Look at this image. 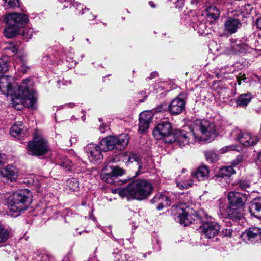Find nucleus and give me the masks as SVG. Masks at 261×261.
Masks as SVG:
<instances>
[{
    "label": "nucleus",
    "instance_id": "1",
    "mask_svg": "<svg viewBox=\"0 0 261 261\" xmlns=\"http://www.w3.org/2000/svg\"><path fill=\"white\" fill-rule=\"evenodd\" d=\"M215 125L206 120H196L190 128V131L177 130L173 135L174 141L180 146L196 142L213 141L217 136Z\"/></svg>",
    "mask_w": 261,
    "mask_h": 261
},
{
    "label": "nucleus",
    "instance_id": "2",
    "mask_svg": "<svg viewBox=\"0 0 261 261\" xmlns=\"http://www.w3.org/2000/svg\"><path fill=\"white\" fill-rule=\"evenodd\" d=\"M177 221L184 226L192 223L198 222L202 223L199 230L202 237L212 239L216 236L220 229V225L213 221V218L203 210H200L195 212L192 209L186 208L185 210L180 208L178 211Z\"/></svg>",
    "mask_w": 261,
    "mask_h": 261
},
{
    "label": "nucleus",
    "instance_id": "3",
    "mask_svg": "<svg viewBox=\"0 0 261 261\" xmlns=\"http://www.w3.org/2000/svg\"><path fill=\"white\" fill-rule=\"evenodd\" d=\"M32 85V80L25 79L18 87L17 92L14 93L12 98V105L15 109L21 110L23 106L35 108L37 99L34 92L31 89Z\"/></svg>",
    "mask_w": 261,
    "mask_h": 261
},
{
    "label": "nucleus",
    "instance_id": "4",
    "mask_svg": "<svg viewBox=\"0 0 261 261\" xmlns=\"http://www.w3.org/2000/svg\"><path fill=\"white\" fill-rule=\"evenodd\" d=\"M153 190L152 185L145 179H138L129 183L125 188L117 190L121 197H126L129 200L136 199L142 200L147 198Z\"/></svg>",
    "mask_w": 261,
    "mask_h": 261
},
{
    "label": "nucleus",
    "instance_id": "5",
    "mask_svg": "<svg viewBox=\"0 0 261 261\" xmlns=\"http://www.w3.org/2000/svg\"><path fill=\"white\" fill-rule=\"evenodd\" d=\"M31 193L26 189H21L14 192L8 198L7 204L9 210L17 213L16 216L24 212L28 207Z\"/></svg>",
    "mask_w": 261,
    "mask_h": 261
},
{
    "label": "nucleus",
    "instance_id": "6",
    "mask_svg": "<svg viewBox=\"0 0 261 261\" xmlns=\"http://www.w3.org/2000/svg\"><path fill=\"white\" fill-rule=\"evenodd\" d=\"M128 141V136L126 134L118 136H110L102 139L99 142V146L105 152L114 149L122 150L126 147Z\"/></svg>",
    "mask_w": 261,
    "mask_h": 261
},
{
    "label": "nucleus",
    "instance_id": "7",
    "mask_svg": "<svg viewBox=\"0 0 261 261\" xmlns=\"http://www.w3.org/2000/svg\"><path fill=\"white\" fill-rule=\"evenodd\" d=\"M153 135L157 140L163 139L165 143L174 142L172 126L168 121H161L158 123L153 131Z\"/></svg>",
    "mask_w": 261,
    "mask_h": 261
},
{
    "label": "nucleus",
    "instance_id": "8",
    "mask_svg": "<svg viewBox=\"0 0 261 261\" xmlns=\"http://www.w3.org/2000/svg\"><path fill=\"white\" fill-rule=\"evenodd\" d=\"M27 149L29 154L39 156L48 151V144L41 136H35L34 139L28 142Z\"/></svg>",
    "mask_w": 261,
    "mask_h": 261
},
{
    "label": "nucleus",
    "instance_id": "9",
    "mask_svg": "<svg viewBox=\"0 0 261 261\" xmlns=\"http://www.w3.org/2000/svg\"><path fill=\"white\" fill-rule=\"evenodd\" d=\"M230 136L232 139L238 141L241 144L245 146H251L257 144L259 138L256 135L249 133H242L238 128H233L230 133Z\"/></svg>",
    "mask_w": 261,
    "mask_h": 261
},
{
    "label": "nucleus",
    "instance_id": "10",
    "mask_svg": "<svg viewBox=\"0 0 261 261\" xmlns=\"http://www.w3.org/2000/svg\"><path fill=\"white\" fill-rule=\"evenodd\" d=\"M124 173V170L119 167L106 165L101 172V177L106 182L115 184L117 177Z\"/></svg>",
    "mask_w": 261,
    "mask_h": 261
},
{
    "label": "nucleus",
    "instance_id": "11",
    "mask_svg": "<svg viewBox=\"0 0 261 261\" xmlns=\"http://www.w3.org/2000/svg\"><path fill=\"white\" fill-rule=\"evenodd\" d=\"M29 21L27 15L20 13H10L6 16V24L15 27L17 29L24 27Z\"/></svg>",
    "mask_w": 261,
    "mask_h": 261
},
{
    "label": "nucleus",
    "instance_id": "12",
    "mask_svg": "<svg viewBox=\"0 0 261 261\" xmlns=\"http://www.w3.org/2000/svg\"><path fill=\"white\" fill-rule=\"evenodd\" d=\"M229 206L231 207H244L247 200V195L239 192L230 191L228 194Z\"/></svg>",
    "mask_w": 261,
    "mask_h": 261
},
{
    "label": "nucleus",
    "instance_id": "13",
    "mask_svg": "<svg viewBox=\"0 0 261 261\" xmlns=\"http://www.w3.org/2000/svg\"><path fill=\"white\" fill-rule=\"evenodd\" d=\"M85 150L90 162H99L102 159L101 151L103 150L100 149L99 144L97 146L93 143L89 144L85 147Z\"/></svg>",
    "mask_w": 261,
    "mask_h": 261
},
{
    "label": "nucleus",
    "instance_id": "14",
    "mask_svg": "<svg viewBox=\"0 0 261 261\" xmlns=\"http://www.w3.org/2000/svg\"><path fill=\"white\" fill-rule=\"evenodd\" d=\"M151 203L156 204V209L161 210L164 207H168L171 204L170 198L165 194L159 193L151 200Z\"/></svg>",
    "mask_w": 261,
    "mask_h": 261
},
{
    "label": "nucleus",
    "instance_id": "15",
    "mask_svg": "<svg viewBox=\"0 0 261 261\" xmlns=\"http://www.w3.org/2000/svg\"><path fill=\"white\" fill-rule=\"evenodd\" d=\"M243 239L248 243H255L261 241V229L259 228H251L243 235Z\"/></svg>",
    "mask_w": 261,
    "mask_h": 261
},
{
    "label": "nucleus",
    "instance_id": "16",
    "mask_svg": "<svg viewBox=\"0 0 261 261\" xmlns=\"http://www.w3.org/2000/svg\"><path fill=\"white\" fill-rule=\"evenodd\" d=\"M185 101L179 97L174 98L168 105V111L171 115H178L181 113L185 108Z\"/></svg>",
    "mask_w": 261,
    "mask_h": 261
},
{
    "label": "nucleus",
    "instance_id": "17",
    "mask_svg": "<svg viewBox=\"0 0 261 261\" xmlns=\"http://www.w3.org/2000/svg\"><path fill=\"white\" fill-rule=\"evenodd\" d=\"M0 77V91L4 95H10L12 98L14 95L11 84L12 77L3 75Z\"/></svg>",
    "mask_w": 261,
    "mask_h": 261
},
{
    "label": "nucleus",
    "instance_id": "18",
    "mask_svg": "<svg viewBox=\"0 0 261 261\" xmlns=\"http://www.w3.org/2000/svg\"><path fill=\"white\" fill-rule=\"evenodd\" d=\"M2 176L8 180L14 181L18 176V169L16 166L9 164L4 167L1 171Z\"/></svg>",
    "mask_w": 261,
    "mask_h": 261
},
{
    "label": "nucleus",
    "instance_id": "19",
    "mask_svg": "<svg viewBox=\"0 0 261 261\" xmlns=\"http://www.w3.org/2000/svg\"><path fill=\"white\" fill-rule=\"evenodd\" d=\"M241 26L242 23L239 19L229 17L224 23V29L228 34H232L235 33Z\"/></svg>",
    "mask_w": 261,
    "mask_h": 261
},
{
    "label": "nucleus",
    "instance_id": "20",
    "mask_svg": "<svg viewBox=\"0 0 261 261\" xmlns=\"http://www.w3.org/2000/svg\"><path fill=\"white\" fill-rule=\"evenodd\" d=\"M152 116V113L149 111H144L140 113L139 117V131L144 132L149 127Z\"/></svg>",
    "mask_w": 261,
    "mask_h": 261
},
{
    "label": "nucleus",
    "instance_id": "21",
    "mask_svg": "<svg viewBox=\"0 0 261 261\" xmlns=\"http://www.w3.org/2000/svg\"><path fill=\"white\" fill-rule=\"evenodd\" d=\"M15 67L23 73H26L30 69L27 65V59L25 55L22 53L18 54L15 58Z\"/></svg>",
    "mask_w": 261,
    "mask_h": 261
},
{
    "label": "nucleus",
    "instance_id": "22",
    "mask_svg": "<svg viewBox=\"0 0 261 261\" xmlns=\"http://www.w3.org/2000/svg\"><path fill=\"white\" fill-rule=\"evenodd\" d=\"M210 171L207 166H199L196 170L191 173L193 178H196L199 181L206 180L209 177Z\"/></svg>",
    "mask_w": 261,
    "mask_h": 261
},
{
    "label": "nucleus",
    "instance_id": "23",
    "mask_svg": "<svg viewBox=\"0 0 261 261\" xmlns=\"http://www.w3.org/2000/svg\"><path fill=\"white\" fill-rule=\"evenodd\" d=\"M244 207H228L227 213L229 218L234 221L241 220L244 218Z\"/></svg>",
    "mask_w": 261,
    "mask_h": 261
},
{
    "label": "nucleus",
    "instance_id": "24",
    "mask_svg": "<svg viewBox=\"0 0 261 261\" xmlns=\"http://www.w3.org/2000/svg\"><path fill=\"white\" fill-rule=\"evenodd\" d=\"M249 211L252 216L261 219V197L254 198L251 202Z\"/></svg>",
    "mask_w": 261,
    "mask_h": 261
},
{
    "label": "nucleus",
    "instance_id": "25",
    "mask_svg": "<svg viewBox=\"0 0 261 261\" xmlns=\"http://www.w3.org/2000/svg\"><path fill=\"white\" fill-rule=\"evenodd\" d=\"M26 129L22 126L21 122H17L14 124L11 128L10 134L14 137L18 138L24 135L25 133Z\"/></svg>",
    "mask_w": 261,
    "mask_h": 261
},
{
    "label": "nucleus",
    "instance_id": "26",
    "mask_svg": "<svg viewBox=\"0 0 261 261\" xmlns=\"http://www.w3.org/2000/svg\"><path fill=\"white\" fill-rule=\"evenodd\" d=\"M252 98L251 93H247L241 94L236 99L238 107H246Z\"/></svg>",
    "mask_w": 261,
    "mask_h": 261
},
{
    "label": "nucleus",
    "instance_id": "27",
    "mask_svg": "<svg viewBox=\"0 0 261 261\" xmlns=\"http://www.w3.org/2000/svg\"><path fill=\"white\" fill-rule=\"evenodd\" d=\"M235 173V170L232 166H229L222 168L216 175L218 178H228Z\"/></svg>",
    "mask_w": 261,
    "mask_h": 261
},
{
    "label": "nucleus",
    "instance_id": "28",
    "mask_svg": "<svg viewBox=\"0 0 261 261\" xmlns=\"http://www.w3.org/2000/svg\"><path fill=\"white\" fill-rule=\"evenodd\" d=\"M220 14L219 9L215 6H211L207 9V17L209 19L216 20L218 18Z\"/></svg>",
    "mask_w": 261,
    "mask_h": 261
},
{
    "label": "nucleus",
    "instance_id": "29",
    "mask_svg": "<svg viewBox=\"0 0 261 261\" xmlns=\"http://www.w3.org/2000/svg\"><path fill=\"white\" fill-rule=\"evenodd\" d=\"M58 164L67 171H72L74 170V168L72 162L66 158L61 159L58 162Z\"/></svg>",
    "mask_w": 261,
    "mask_h": 261
},
{
    "label": "nucleus",
    "instance_id": "30",
    "mask_svg": "<svg viewBox=\"0 0 261 261\" xmlns=\"http://www.w3.org/2000/svg\"><path fill=\"white\" fill-rule=\"evenodd\" d=\"M19 29L15 27L6 24V28L4 31L5 36L8 38L15 37L18 33Z\"/></svg>",
    "mask_w": 261,
    "mask_h": 261
},
{
    "label": "nucleus",
    "instance_id": "31",
    "mask_svg": "<svg viewBox=\"0 0 261 261\" xmlns=\"http://www.w3.org/2000/svg\"><path fill=\"white\" fill-rule=\"evenodd\" d=\"M10 236V231L4 225L0 223V244L7 241Z\"/></svg>",
    "mask_w": 261,
    "mask_h": 261
},
{
    "label": "nucleus",
    "instance_id": "32",
    "mask_svg": "<svg viewBox=\"0 0 261 261\" xmlns=\"http://www.w3.org/2000/svg\"><path fill=\"white\" fill-rule=\"evenodd\" d=\"M248 45L246 44H232L229 47L230 50V52L232 53H236L238 51L243 53V49H245V47Z\"/></svg>",
    "mask_w": 261,
    "mask_h": 261
},
{
    "label": "nucleus",
    "instance_id": "33",
    "mask_svg": "<svg viewBox=\"0 0 261 261\" xmlns=\"http://www.w3.org/2000/svg\"><path fill=\"white\" fill-rule=\"evenodd\" d=\"M79 182L75 178H71L67 180L66 185L70 190L73 191L77 190L79 188Z\"/></svg>",
    "mask_w": 261,
    "mask_h": 261
},
{
    "label": "nucleus",
    "instance_id": "34",
    "mask_svg": "<svg viewBox=\"0 0 261 261\" xmlns=\"http://www.w3.org/2000/svg\"><path fill=\"white\" fill-rule=\"evenodd\" d=\"M176 186L180 189H187L191 187L193 184V181L190 179L182 180L181 181H176Z\"/></svg>",
    "mask_w": 261,
    "mask_h": 261
},
{
    "label": "nucleus",
    "instance_id": "35",
    "mask_svg": "<svg viewBox=\"0 0 261 261\" xmlns=\"http://www.w3.org/2000/svg\"><path fill=\"white\" fill-rule=\"evenodd\" d=\"M8 70V65L7 60L0 59V76Z\"/></svg>",
    "mask_w": 261,
    "mask_h": 261
},
{
    "label": "nucleus",
    "instance_id": "36",
    "mask_svg": "<svg viewBox=\"0 0 261 261\" xmlns=\"http://www.w3.org/2000/svg\"><path fill=\"white\" fill-rule=\"evenodd\" d=\"M206 160L210 162H215L218 159L217 154L213 151H208L205 153Z\"/></svg>",
    "mask_w": 261,
    "mask_h": 261
},
{
    "label": "nucleus",
    "instance_id": "37",
    "mask_svg": "<svg viewBox=\"0 0 261 261\" xmlns=\"http://www.w3.org/2000/svg\"><path fill=\"white\" fill-rule=\"evenodd\" d=\"M6 50H9L12 53L16 52L18 49V45L16 43L13 42H8L7 46L5 48Z\"/></svg>",
    "mask_w": 261,
    "mask_h": 261
},
{
    "label": "nucleus",
    "instance_id": "38",
    "mask_svg": "<svg viewBox=\"0 0 261 261\" xmlns=\"http://www.w3.org/2000/svg\"><path fill=\"white\" fill-rule=\"evenodd\" d=\"M252 42H254V43H251L250 45L248 44H246L248 45L247 47H246L245 49H243V52L245 53H251L252 50H257L258 48H257V46L256 45L255 43H256V41L255 40H253Z\"/></svg>",
    "mask_w": 261,
    "mask_h": 261
},
{
    "label": "nucleus",
    "instance_id": "39",
    "mask_svg": "<svg viewBox=\"0 0 261 261\" xmlns=\"http://www.w3.org/2000/svg\"><path fill=\"white\" fill-rule=\"evenodd\" d=\"M250 187V184L248 181L245 180H242L239 181L238 184L237 189L240 188L241 190H246L247 188Z\"/></svg>",
    "mask_w": 261,
    "mask_h": 261
},
{
    "label": "nucleus",
    "instance_id": "40",
    "mask_svg": "<svg viewBox=\"0 0 261 261\" xmlns=\"http://www.w3.org/2000/svg\"><path fill=\"white\" fill-rule=\"evenodd\" d=\"M168 105L166 103H163L156 106L155 108L156 112H163L168 111Z\"/></svg>",
    "mask_w": 261,
    "mask_h": 261
},
{
    "label": "nucleus",
    "instance_id": "41",
    "mask_svg": "<svg viewBox=\"0 0 261 261\" xmlns=\"http://www.w3.org/2000/svg\"><path fill=\"white\" fill-rule=\"evenodd\" d=\"M37 261H55V259L52 256L42 254L38 256V259Z\"/></svg>",
    "mask_w": 261,
    "mask_h": 261
},
{
    "label": "nucleus",
    "instance_id": "42",
    "mask_svg": "<svg viewBox=\"0 0 261 261\" xmlns=\"http://www.w3.org/2000/svg\"><path fill=\"white\" fill-rule=\"evenodd\" d=\"M233 232V229L231 227H228L226 228H223L222 231V234L226 237L231 236Z\"/></svg>",
    "mask_w": 261,
    "mask_h": 261
},
{
    "label": "nucleus",
    "instance_id": "43",
    "mask_svg": "<svg viewBox=\"0 0 261 261\" xmlns=\"http://www.w3.org/2000/svg\"><path fill=\"white\" fill-rule=\"evenodd\" d=\"M139 161H141V159L135 154L130 153L127 156V162H133L134 161H136L138 162Z\"/></svg>",
    "mask_w": 261,
    "mask_h": 261
},
{
    "label": "nucleus",
    "instance_id": "44",
    "mask_svg": "<svg viewBox=\"0 0 261 261\" xmlns=\"http://www.w3.org/2000/svg\"><path fill=\"white\" fill-rule=\"evenodd\" d=\"M137 164L138 165V171L137 174H139L142 172H144L146 168L145 166L141 162V161L137 162Z\"/></svg>",
    "mask_w": 261,
    "mask_h": 261
},
{
    "label": "nucleus",
    "instance_id": "45",
    "mask_svg": "<svg viewBox=\"0 0 261 261\" xmlns=\"http://www.w3.org/2000/svg\"><path fill=\"white\" fill-rule=\"evenodd\" d=\"M72 5H73V7H76V9L77 10L81 9L82 12L81 11L79 12V13H80L81 15H82L84 13V10H85V9H83V5H82L81 4H80L76 2H74Z\"/></svg>",
    "mask_w": 261,
    "mask_h": 261
},
{
    "label": "nucleus",
    "instance_id": "46",
    "mask_svg": "<svg viewBox=\"0 0 261 261\" xmlns=\"http://www.w3.org/2000/svg\"><path fill=\"white\" fill-rule=\"evenodd\" d=\"M59 2L61 3H64L63 7L64 8H68L69 6L71 7V5L73 6V3L74 2H73L72 3L70 2L69 0H58Z\"/></svg>",
    "mask_w": 261,
    "mask_h": 261
},
{
    "label": "nucleus",
    "instance_id": "47",
    "mask_svg": "<svg viewBox=\"0 0 261 261\" xmlns=\"http://www.w3.org/2000/svg\"><path fill=\"white\" fill-rule=\"evenodd\" d=\"M121 252L119 251L113 253V256L115 258V259L116 260H119L121 259Z\"/></svg>",
    "mask_w": 261,
    "mask_h": 261
},
{
    "label": "nucleus",
    "instance_id": "48",
    "mask_svg": "<svg viewBox=\"0 0 261 261\" xmlns=\"http://www.w3.org/2000/svg\"><path fill=\"white\" fill-rule=\"evenodd\" d=\"M5 155L0 153V167L3 166L4 163L5 162Z\"/></svg>",
    "mask_w": 261,
    "mask_h": 261
},
{
    "label": "nucleus",
    "instance_id": "49",
    "mask_svg": "<svg viewBox=\"0 0 261 261\" xmlns=\"http://www.w3.org/2000/svg\"><path fill=\"white\" fill-rule=\"evenodd\" d=\"M107 127V126L106 125L101 124L99 128V130L100 131L101 133H103L105 132Z\"/></svg>",
    "mask_w": 261,
    "mask_h": 261
},
{
    "label": "nucleus",
    "instance_id": "50",
    "mask_svg": "<svg viewBox=\"0 0 261 261\" xmlns=\"http://www.w3.org/2000/svg\"><path fill=\"white\" fill-rule=\"evenodd\" d=\"M256 24L257 28L261 30V16L256 20Z\"/></svg>",
    "mask_w": 261,
    "mask_h": 261
},
{
    "label": "nucleus",
    "instance_id": "51",
    "mask_svg": "<svg viewBox=\"0 0 261 261\" xmlns=\"http://www.w3.org/2000/svg\"><path fill=\"white\" fill-rule=\"evenodd\" d=\"M127 261H141L140 259L138 258V257H128Z\"/></svg>",
    "mask_w": 261,
    "mask_h": 261
},
{
    "label": "nucleus",
    "instance_id": "52",
    "mask_svg": "<svg viewBox=\"0 0 261 261\" xmlns=\"http://www.w3.org/2000/svg\"><path fill=\"white\" fill-rule=\"evenodd\" d=\"M96 18V16L93 15L92 14L89 13L88 15L87 16V18L89 20H93Z\"/></svg>",
    "mask_w": 261,
    "mask_h": 261
},
{
    "label": "nucleus",
    "instance_id": "53",
    "mask_svg": "<svg viewBox=\"0 0 261 261\" xmlns=\"http://www.w3.org/2000/svg\"><path fill=\"white\" fill-rule=\"evenodd\" d=\"M158 73L156 72H152L150 75V76L149 77V78L150 79H153L154 77H155L156 76H158Z\"/></svg>",
    "mask_w": 261,
    "mask_h": 261
},
{
    "label": "nucleus",
    "instance_id": "54",
    "mask_svg": "<svg viewBox=\"0 0 261 261\" xmlns=\"http://www.w3.org/2000/svg\"><path fill=\"white\" fill-rule=\"evenodd\" d=\"M200 0H190V3L191 5H197Z\"/></svg>",
    "mask_w": 261,
    "mask_h": 261
},
{
    "label": "nucleus",
    "instance_id": "55",
    "mask_svg": "<svg viewBox=\"0 0 261 261\" xmlns=\"http://www.w3.org/2000/svg\"><path fill=\"white\" fill-rule=\"evenodd\" d=\"M245 7L246 8L247 10L248 9L250 11L252 9V7L251 5H250V4L246 5L245 6Z\"/></svg>",
    "mask_w": 261,
    "mask_h": 261
},
{
    "label": "nucleus",
    "instance_id": "56",
    "mask_svg": "<svg viewBox=\"0 0 261 261\" xmlns=\"http://www.w3.org/2000/svg\"><path fill=\"white\" fill-rule=\"evenodd\" d=\"M241 159H239L238 158V159H236V160L233 161L232 164L233 165H236L237 164H238L241 161Z\"/></svg>",
    "mask_w": 261,
    "mask_h": 261
},
{
    "label": "nucleus",
    "instance_id": "57",
    "mask_svg": "<svg viewBox=\"0 0 261 261\" xmlns=\"http://www.w3.org/2000/svg\"><path fill=\"white\" fill-rule=\"evenodd\" d=\"M149 5H150L151 7H152V8H154V7H155V5H154V4L153 2H152V1H150V2H149Z\"/></svg>",
    "mask_w": 261,
    "mask_h": 261
},
{
    "label": "nucleus",
    "instance_id": "58",
    "mask_svg": "<svg viewBox=\"0 0 261 261\" xmlns=\"http://www.w3.org/2000/svg\"><path fill=\"white\" fill-rule=\"evenodd\" d=\"M178 4H180V5H182L183 4V1H182V0H178V1H177V2H176V5H177V6H178Z\"/></svg>",
    "mask_w": 261,
    "mask_h": 261
},
{
    "label": "nucleus",
    "instance_id": "59",
    "mask_svg": "<svg viewBox=\"0 0 261 261\" xmlns=\"http://www.w3.org/2000/svg\"><path fill=\"white\" fill-rule=\"evenodd\" d=\"M65 106H67L69 107H73L75 106V104L73 103H69L68 104H66Z\"/></svg>",
    "mask_w": 261,
    "mask_h": 261
},
{
    "label": "nucleus",
    "instance_id": "60",
    "mask_svg": "<svg viewBox=\"0 0 261 261\" xmlns=\"http://www.w3.org/2000/svg\"><path fill=\"white\" fill-rule=\"evenodd\" d=\"M257 159H258L259 161H261V152L257 154Z\"/></svg>",
    "mask_w": 261,
    "mask_h": 261
},
{
    "label": "nucleus",
    "instance_id": "61",
    "mask_svg": "<svg viewBox=\"0 0 261 261\" xmlns=\"http://www.w3.org/2000/svg\"><path fill=\"white\" fill-rule=\"evenodd\" d=\"M146 256V253L143 254V257L145 258Z\"/></svg>",
    "mask_w": 261,
    "mask_h": 261
},
{
    "label": "nucleus",
    "instance_id": "62",
    "mask_svg": "<svg viewBox=\"0 0 261 261\" xmlns=\"http://www.w3.org/2000/svg\"><path fill=\"white\" fill-rule=\"evenodd\" d=\"M60 81H59V82H58V85H59V86H60Z\"/></svg>",
    "mask_w": 261,
    "mask_h": 261
},
{
    "label": "nucleus",
    "instance_id": "63",
    "mask_svg": "<svg viewBox=\"0 0 261 261\" xmlns=\"http://www.w3.org/2000/svg\"><path fill=\"white\" fill-rule=\"evenodd\" d=\"M82 119H83V120H84V119H85L84 117H82Z\"/></svg>",
    "mask_w": 261,
    "mask_h": 261
},
{
    "label": "nucleus",
    "instance_id": "64",
    "mask_svg": "<svg viewBox=\"0 0 261 261\" xmlns=\"http://www.w3.org/2000/svg\"><path fill=\"white\" fill-rule=\"evenodd\" d=\"M86 11H87L88 12H89V9H86Z\"/></svg>",
    "mask_w": 261,
    "mask_h": 261
}]
</instances>
